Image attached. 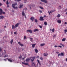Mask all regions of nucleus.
<instances>
[{
  "label": "nucleus",
  "instance_id": "1",
  "mask_svg": "<svg viewBox=\"0 0 67 67\" xmlns=\"http://www.w3.org/2000/svg\"><path fill=\"white\" fill-rule=\"evenodd\" d=\"M5 53L6 52H5V51L4 50V53H0V57H3V56L4 57H7V56H8V54H5Z\"/></svg>",
  "mask_w": 67,
  "mask_h": 67
},
{
  "label": "nucleus",
  "instance_id": "2",
  "mask_svg": "<svg viewBox=\"0 0 67 67\" xmlns=\"http://www.w3.org/2000/svg\"><path fill=\"white\" fill-rule=\"evenodd\" d=\"M17 4H18L17 3H14L12 4V5L13 8H14V9H18V7H15V5H16Z\"/></svg>",
  "mask_w": 67,
  "mask_h": 67
},
{
  "label": "nucleus",
  "instance_id": "3",
  "mask_svg": "<svg viewBox=\"0 0 67 67\" xmlns=\"http://www.w3.org/2000/svg\"><path fill=\"white\" fill-rule=\"evenodd\" d=\"M4 60H5V62H6V61H7V60H8V61H9V62H13V60L10 58H7L6 59H4Z\"/></svg>",
  "mask_w": 67,
  "mask_h": 67
},
{
  "label": "nucleus",
  "instance_id": "4",
  "mask_svg": "<svg viewBox=\"0 0 67 67\" xmlns=\"http://www.w3.org/2000/svg\"><path fill=\"white\" fill-rule=\"evenodd\" d=\"M19 23H17L16 24L15 26H14V25H12V29H14V28H16L17 27H18L19 26Z\"/></svg>",
  "mask_w": 67,
  "mask_h": 67
},
{
  "label": "nucleus",
  "instance_id": "5",
  "mask_svg": "<svg viewBox=\"0 0 67 67\" xmlns=\"http://www.w3.org/2000/svg\"><path fill=\"white\" fill-rule=\"evenodd\" d=\"M35 59V57H31L30 58V60H31V62H33Z\"/></svg>",
  "mask_w": 67,
  "mask_h": 67
},
{
  "label": "nucleus",
  "instance_id": "6",
  "mask_svg": "<svg viewBox=\"0 0 67 67\" xmlns=\"http://www.w3.org/2000/svg\"><path fill=\"white\" fill-rule=\"evenodd\" d=\"M3 10L1 8H0V15H2V12Z\"/></svg>",
  "mask_w": 67,
  "mask_h": 67
},
{
  "label": "nucleus",
  "instance_id": "7",
  "mask_svg": "<svg viewBox=\"0 0 67 67\" xmlns=\"http://www.w3.org/2000/svg\"><path fill=\"white\" fill-rule=\"evenodd\" d=\"M42 2H44L45 3H47V1L46 0H41Z\"/></svg>",
  "mask_w": 67,
  "mask_h": 67
},
{
  "label": "nucleus",
  "instance_id": "8",
  "mask_svg": "<svg viewBox=\"0 0 67 67\" xmlns=\"http://www.w3.org/2000/svg\"><path fill=\"white\" fill-rule=\"evenodd\" d=\"M43 18H44V17H40V20H41V21H44V19Z\"/></svg>",
  "mask_w": 67,
  "mask_h": 67
},
{
  "label": "nucleus",
  "instance_id": "9",
  "mask_svg": "<svg viewBox=\"0 0 67 67\" xmlns=\"http://www.w3.org/2000/svg\"><path fill=\"white\" fill-rule=\"evenodd\" d=\"M26 32H29L30 33H32V31L31 30H28L26 31Z\"/></svg>",
  "mask_w": 67,
  "mask_h": 67
},
{
  "label": "nucleus",
  "instance_id": "10",
  "mask_svg": "<svg viewBox=\"0 0 67 67\" xmlns=\"http://www.w3.org/2000/svg\"><path fill=\"white\" fill-rule=\"evenodd\" d=\"M22 63L24 65H29V63H25L22 62Z\"/></svg>",
  "mask_w": 67,
  "mask_h": 67
},
{
  "label": "nucleus",
  "instance_id": "11",
  "mask_svg": "<svg viewBox=\"0 0 67 67\" xmlns=\"http://www.w3.org/2000/svg\"><path fill=\"white\" fill-rule=\"evenodd\" d=\"M39 31V30L37 29H36L34 30V32H38Z\"/></svg>",
  "mask_w": 67,
  "mask_h": 67
},
{
  "label": "nucleus",
  "instance_id": "12",
  "mask_svg": "<svg viewBox=\"0 0 67 67\" xmlns=\"http://www.w3.org/2000/svg\"><path fill=\"white\" fill-rule=\"evenodd\" d=\"M30 19L31 20V21H33V20H34V17H32L30 18Z\"/></svg>",
  "mask_w": 67,
  "mask_h": 67
},
{
  "label": "nucleus",
  "instance_id": "13",
  "mask_svg": "<svg viewBox=\"0 0 67 67\" xmlns=\"http://www.w3.org/2000/svg\"><path fill=\"white\" fill-rule=\"evenodd\" d=\"M57 22L58 23H61V20H57Z\"/></svg>",
  "mask_w": 67,
  "mask_h": 67
},
{
  "label": "nucleus",
  "instance_id": "14",
  "mask_svg": "<svg viewBox=\"0 0 67 67\" xmlns=\"http://www.w3.org/2000/svg\"><path fill=\"white\" fill-rule=\"evenodd\" d=\"M23 4L20 5L19 7V8H23Z\"/></svg>",
  "mask_w": 67,
  "mask_h": 67
},
{
  "label": "nucleus",
  "instance_id": "15",
  "mask_svg": "<svg viewBox=\"0 0 67 67\" xmlns=\"http://www.w3.org/2000/svg\"><path fill=\"white\" fill-rule=\"evenodd\" d=\"M4 18V16L2 15L0 16V19H2Z\"/></svg>",
  "mask_w": 67,
  "mask_h": 67
},
{
  "label": "nucleus",
  "instance_id": "16",
  "mask_svg": "<svg viewBox=\"0 0 67 67\" xmlns=\"http://www.w3.org/2000/svg\"><path fill=\"white\" fill-rule=\"evenodd\" d=\"M25 13H24V11H23L22 12V15H23V16H24V15H25Z\"/></svg>",
  "mask_w": 67,
  "mask_h": 67
},
{
  "label": "nucleus",
  "instance_id": "17",
  "mask_svg": "<svg viewBox=\"0 0 67 67\" xmlns=\"http://www.w3.org/2000/svg\"><path fill=\"white\" fill-rule=\"evenodd\" d=\"M43 55L44 56H47L48 55V53H44L43 54Z\"/></svg>",
  "mask_w": 67,
  "mask_h": 67
},
{
  "label": "nucleus",
  "instance_id": "18",
  "mask_svg": "<svg viewBox=\"0 0 67 67\" xmlns=\"http://www.w3.org/2000/svg\"><path fill=\"white\" fill-rule=\"evenodd\" d=\"M60 14H58L57 15V17L58 18H60V17L61 16Z\"/></svg>",
  "mask_w": 67,
  "mask_h": 67
},
{
  "label": "nucleus",
  "instance_id": "19",
  "mask_svg": "<svg viewBox=\"0 0 67 67\" xmlns=\"http://www.w3.org/2000/svg\"><path fill=\"white\" fill-rule=\"evenodd\" d=\"M35 45H36V44H32V46L33 48H34L35 47Z\"/></svg>",
  "mask_w": 67,
  "mask_h": 67
},
{
  "label": "nucleus",
  "instance_id": "20",
  "mask_svg": "<svg viewBox=\"0 0 67 67\" xmlns=\"http://www.w3.org/2000/svg\"><path fill=\"white\" fill-rule=\"evenodd\" d=\"M30 60V59L27 58L26 59V61L27 62H29V60Z\"/></svg>",
  "mask_w": 67,
  "mask_h": 67
},
{
  "label": "nucleus",
  "instance_id": "21",
  "mask_svg": "<svg viewBox=\"0 0 67 67\" xmlns=\"http://www.w3.org/2000/svg\"><path fill=\"white\" fill-rule=\"evenodd\" d=\"M35 50L36 53H38V51L37 49H35Z\"/></svg>",
  "mask_w": 67,
  "mask_h": 67
},
{
  "label": "nucleus",
  "instance_id": "22",
  "mask_svg": "<svg viewBox=\"0 0 67 67\" xmlns=\"http://www.w3.org/2000/svg\"><path fill=\"white\" fill-rule=\"evenodd\" d=\"M45 44V43H42L40 44V46H43Z\"/></svg>",
  "mask_w": 67,
  "mask_h": 67
},
{
  "label": "nucleus",
  "instance_id": "23",
  "mask_svg": "<svg viewBox=\"0 0 67 67\" xmlns=\"http://www.w3.org/2000/svg\"><path fill=\"white\" fill-rule=\"evenodd\" d=\"M19 45L20 46H24V45H23V44L22 43H20V44H19Z\"/></svg>",
  "mask_w": 67,
  "mask_h": 67
},
{
  "label": "nucleus",
  "instance_id": "24",
  "mask_svg": "<svg viewBox=\"0 0 67 67\" xmlns=\"http://www.w3.org/2000/svg\"><path fill=\"white\" fill-rule=\"evenodd\" d=\"M13 39L12 40L10 41V43L12 44V43H13Z\"/></svg>",
  "mask_w": 67,
  "mask_h": 67
},
{
  "label": "nucleus",
  "instance_id": "25",
  "mask_svg": "<svg viewBox=\"0 0 67 67\" xmlns=\"http://www.w3.org/2000/svg\"><path fill=\"white\" fill-rule=\"evenodd\" d=\"M65 40H66L65 38H63L62 39V41H65Z\"/></svg>",
  "mask_w": 67,
  "mask_h": 67
},
{
  "label": "nucleus",
  "instance_id": "26",
  "mask_svg": "<svg viewBox=\"0 0 67 67\" xmlns=\"http://www.w3.org/2000/svg\"><path fill=\"white\" fill-rule=\"evenodd\" d=\"M29 38L30 40V41H31V42H32V40H33V38L30 37Z\"/></svg>",
  "mask_w": 67,
  "mask_h": 67
},
{
  "label": "nucleus",
  "instance_id": "27",
  "mask_svg": "<svg viewBox=\"0 0 67 67\" xmlns=\"http://www.w3.org/2000/svg\"><path fill=\"white\" fill-rule=\"evenodd\" d=\"M61 55L62 56H64V53H61Z\"/></svg>",
  "mask_w": 67,
  "mask_h": 67
},
{
  "label": "nucleus",
  "instance_id": "28",
  "mask_svg": "<svg viewBox=\"0 0 67 67\" xmlns=\"http://www.w3.org/2000/svg\"><path fill=\"white\" fill-rule=\"evenodd\" d=\"M44 25H47V22H44Z\"/></svg>",
  "mask_w": 67,
  "mask_h": 67
},
{
  "label": "nucleus",
  "instance_id": "29",
  "mask_svg": "<svg viewBox=\"0 0 67 67\" xmlns=\"http://www.w3.org/2000/svg\"><path fill=\"white\" fill-rule=\"evenodd\" d=\"M37 62L38 63H39V65H41V63H40V61H39V60H38Z\"/></svg>",
  "mask_w": 67,
  "mask_h": 67
},
{
  "label": "nucleus",
  "instance_id": "30",
  "mask_svg": "<svg viewBox=\"0 0 67 67\" xmlns=\"http://www.w3.org/2000/svg\"><path fill=\"white\" fill-rule=\"evenodd\" d=\"M67 32V30H64V33H66V32Z\"/></svg>",
  "mask_w": 67,
  "mask_h": 67
},
{
  "label": "nucleus",
  "instance_id": "31",
  "mask_svg": "<svg viewBox=\"0 0 67 67\" xmlns=\"http://www.w3.org/2000/svg\"><path fill=\"white\" fill-rule=\"evenodd\" d=\"M39 12L41 13H43V12L41 10H39Z\"/></svg>",
  "mask_w": 67,
  "mask_h": 67
},
{
  "label": "nucleus",
  "instance_id": "32",
  "mask_svg": "<svg viewBox=\"0 0 67 67\" xmlns=\"http://www.w3.org/2000/svg\"><path fill=\"white\" fill-rule=\"evenodd\" d=\"M60 45H61V46H62L63 47H64V45L63 44L61 43H60Z\"/></svg>",
  "mask_w": 67,
  "mask_h": 67
},
{
  "label": "nucleus",
  "instance_id": "33",
  "mask_svg": "<svg viewBox=\"0 0 67 67\" xmlns=\"http://www.w3.org/2000/svg\"><path fill=\"white\" fill-rule=\"evenodd\" d=\"M52 31L53 33H54V31H55V29H54L53 28L52 30Z\"/></svg>",
  "mask_w": 67,
  "mask_h": 67
},
{
  "label": "nucleus",
  "instance_id": "34",
  "mask_svg": "<svg viewBox=\"0 0 67 67\" xmlns=\"http://www.w3.org/2000/svg\"><path fill=\"white\" fill-rule=\"evenodd\" d=\"M40 59H41V60H43V59L42 57H41L40 58Z\"/></svg>",
  "mask_w": 67,
  "mask_h": 67
},
{
  "label": "nucleus",
  "instance_id": "35",
  "mask_svg": "<svg viewBox=\"0 0 67 67\" xmlns=\"http://www.w3.org/2000/svg\"><path fill=\"white\" fill-rule=\"evenodd\" d=\"M40 9H44L43 8V7H40Z\"/></svg>",
  "mask_w": 67,
  "mask_h": 67
},
{
  "label": "nucleus",
  "instance_id": "36",
  "mask_svg": "<svg viewBox=\"0 0 67 67\" xmlns=\"http://www.w3.org/2000/svg\"><path fill=\"white\" fill-rule=\"evenodd\" d=\"M24 40H25V39H26V36H24Z\"/></svg>",
  "mask_w": 67,
  "mask_h": 67
},
{
  "label": "nucleus",
  "instance_id": "37",
  "mask_svg": "<svg viewBox=\"0 0 67 67\" xmlns=\"http://www.w3.org/2000/svg\"><path fill=\"white\" fill-rule=\"evenodd\" d=\"M39 27H40V28H41V29H42V26L40 25H39Z\"/></svg>",
  "mask_w": 67,
  "mask_h": 67
},
{
  "label": "nucleus",
  "instance_id": "38",
  "mask_svg": "<svg viewBox=\"0 0 67 67\" xmlns=\"http://www.w3.org/2000/svg\"><path fill=\"white\" fill-rule=\"evenodd\" d=\"M6 4H9V2H8V1H7Z\"/></svg>",
  "mask_w": 67,
  "mask_h": 67
},
{
  "label": "nucleus",
  "instance_id": "39",
  "mask_svg": "<svg viewBox=\"0 0 67 67\" xmlns=\"http://www.w3.org/2000/svg\"><path fill=\"white\" fill-rule=\"evenodd\" d=\"M32 64L33 66H35V64H34V63H32Z\"/></svg>",
  "mask_w": 67,
  "mask_h": 67
},
{
  "label": "nucleus",
  "instance_id": "40",
  "mask_svg": "<svg viewBox=\"0 0 67 67\" xmlns=\"http://www.w3.org/2000/svg\"><path fill=\"white\" fill-rule=\"evenodd\" d=\"M35 22H36V23L37 22V19H35Z\"/></svg>",
  "mask_w": 67,
  "mask_h": 67
},
{
  "label": "nucleus",
  "instance_id": "41",
  "mask_svg": "<svg viewBox=\"0 0 67 67\" xmlns=\"http://www.w3.org/2000/svg\"><path fill=\"white\" fill-rule=\"evenodd\" d=\"M58 47H60V48H62V46H58Z\"/></svg>",
  "mask_w": 67,
  "mask_h": 67
},
{
  "label": "nucleus",
  "instance_id": "42",
  "mask_svg": "<svg viewBox=\"0 0 67 67\" xmlns=\"http://www.w3.org/2000/svg\"><path fill=\"white\" fill-rule=\"evenodd\" d=\"M19 58H20H20H22V56H21L20 57H19Z\"/></svg>",
  "mask_w": 67,
  "mask_h": 67
},
{
  "label": "nucleus",
  "instance_id": "43",
  "mask_svg": "<svg viewBox=\"0 0 67 67\" xmlns=\"http://www.w3.org/2000/svg\"><path fill=\"white\" fill-rule=\"evenodd\" d=\"M53 12H54V11H55V9H54L53 10H52Z\"/></svg>",
  "mask_w": 67,
  "mask_h": 67
},
{
  "label": "nucleus",
  "instance_id": "44",
  "mask_svg": "<svg viewBox=\"0 0 67 67\" xmlns=\"http://www.w3.org/2000/svg\"><path fill=\"white\" fill-rule=\"evenodd\" d=\"M56 36V35H53V37H55V36Z\"/></svg>",
  "mask_w": 67,
  "mask_h": 67
},
{
  "label": "nucleus",
  "instance_id": "45",
  "mask_svg": "<svg viewBox=\"0 0 67 67\" xmlns=\"http://www.w3.org/2000/svg\"><path fill=\"white\" fill-rule=\"evenodd\" d=\"M50 13H52V12H53V11H52V10H51V11H50Z\"/></svg>",
  "mask_w": 67,
  "mask_h": 67
},
{
  "label": "nucleus",
  "instance_id": "46",
  "mask_svg": "<svg viewBox=\"0 0 67 67\" xmlns=\"http://www.w3.org/2000/svg\"><path fill=\"white\" fill-rule=\"evenodd\" d=\"M67 24V22H65L64 24H65V25H66Z\"/></svg>",
  "mask_w": 67,
  "mask_h": 67
},
{
  "label": "nucleus",
  "instance_id": "47",
  "mask_svg": "<svg viewBox=\"0 0 67 67\" xmlns=\"http://www.w3.org/2000/svg\"><path fill=\"white\" fill-rule=\"evenodd\" d=\"M59 56H61V54H58V57H59Z\"/></svg>",
  "mask_w": 67,
  "mask_h": 67
},
{
  "label": "nucleus",
  "instance_id": "48",
  "mask_svg": "<svg viewBox=\"0 0 67 67\" xmlns=\"http://www.w3.org/2000/svg\"><path fill=\"white\" fill-rule=\"evenodd\" d=\"M2 13H3V14H5V12H2Z\"/></svg>",
  "mask_w": 67,
  "mask_h": 67
},
{
  "label": "nucleus",
  "instance_id": "49",
  "mask_svg": "<svg viewBox=\"0 0 67 67\" xmlns=\"http://www.w3.org/2000/svg\"><path fill=\"white\" fill-rule=\"evenodd\" d=\"M14 34H16V31L14 32Z\"/></svg>",
  "mask_w": 67,
  "mask_h": 67
},
{
  "label": "nucleus",
  "instance_id": "50",
  "mask_svg": "<svg viewBox=\"0 0 67 67\" xmlns=\"http://www.w3.org/2000/svg\"><path fill=\"white\" fill-rule=\"evenodd\" d=\"M2 5V3H0V6H1Z\"/></svg>",
  "mask_w": 67,
  "mask_h": 67
},
{
  "label": "nucleus",
  "instance_id": "51",
  "mask_svg": "<svg viewBox=\"0 0 67 67\" xmlns=\"http://www.w3.org/2000/svg\"><path fill=\"white\" fill-rule=\"evenodd\" d=\"M48 13H49V15H51V14L50 13V12H49V11H48Z\"/></svg>",
  "mask_w": 67,
  "mask_h": 67
},
{
  "label": "nucleus",
  "instance_id": "52",
  "mask_svg": "<svg viewBox=\"0 0 67 67\" xmlns=\"http://www.w3.org/2000/svg\"><path fill=\"white\" fill-rule=\"evenodd\" d=\"M54 47H58V46H55Z\"/></svg>",
  "mask_w": 67,
  "mask_h": 67
},
{
  "label": "nucleus",
  "instance_id": "53",
  "mask_svg": "<svg viewBox=\"0 0 67 67\" xmlns=\"http://www.w3.org/2000/svg\"><path fill=\"white\" fill-rule=\"evenodd\" d=\"M7 7H8H8H9V5H8V4H7Z\"/></svg>",
  "mask_w": 67,
  "mask_h": 67
},
{
  "label": "nucleus",
  "instance_id": "54",
  "mask_svg": "<svg viewBox=\"0 0 67 67\" xmlns=\"http://www.w3.org/2000/svg\"><path fill=\"white\" fill-rule=\"evenodd\" d=\"M1 51H2V49L0 48V52H1Z\"/></svg>",
  "mask_w": 67,
  "mask_h": 67
},
{
  "label": "nucleus",
  "instance_id": "55",
  "mask_svg": "<svg viewBox=\"0 0 67 67\" xmlns=\"http://www.w3.org/2000/svg\"><path fill=\"white\" fill-rule=\"evenodd\" d=\"M18 44H21V42H18Z\"/></svg>",
  "mask_w": 67,
  "mask_h": 67
},
{
  "label": "nucleus",
  "instance_id": "56",
  "mask_svg": "<svg viewBox=\"0 0 67 67\" xmlns=\"http://www.w3.org/2000/svg\"><path fill=\"white\" fill-rule=\"evenodd\" d=\"M24 3H26V1H25V2H24Z\"/></svg>",
  "mask_w": 67,
  "mask_h": 67
},
{
  "label": "nucleus",
  "instance_id": "57",
  "mask_svg": "<svg viewBox=\"0 0 67 67\" xmlns=\"http://www.w3.org/2000/svg\"><path fill=\"white\" fill-rule=\"evenodd\" d=\"M21 0H17V1L19 2V1H21Z\"/></svg>",
  "mask_w": 67,
  "mask_h": 67
},
{
  "label": "nucleus",
  "instance_id": "58",
  "mask_svg": "<svg viewBox=\"0 0 67 67\" xmlns=\"http://www.w3.org/2000/svg\"><path fill=\"white\" fill-rule=\"evenodd\" d=\"M24 16H25V18H26V15H25Z\"/></svg>",
  "mask_w": 67,
  "mask_h": 67
},
{
  "label": "nucleus",
  "instance_id": "59",
  "mask_svg": "<svg viewBox=\"0 0 67 67\" xmlns=\"http://www.w3.org/2000/svg\"><path fill=\"white\" fill-rule=\"evenodd\" d=\"M13 13H14V10H12Z\"/></svg>",
  "mask_w": 67,
  "mask_h": 67
},
{
  "label": "nucleus",
  "instance_id": "60",
  "mask_svg": "<svg viewBox=\"0 0 67 67\" xmlns=\"http://www.w3.org/2000/svg\"><path fill=\"white\" fill-rule=\"evenodd\" d=\"M52 29H50V31H52Z\"/></svg>",
  "mask_w": 67,
  "mask_h": 67
},
{
  "label": "nucleus",
  "instance_id": "61",
  "mask_svg": "<svg viewBox=\"0 0 67 67\" xmlns=\"http://www.w3.org/2000/svg\"><path fill=\"white\" fill-rule=\"evenodd\" d=\"M66 62H67V58L66 59Z\"/></svg>",
  "mask_w": 67,
  "mask_h": 67
},
{
  "label": "nucleus",
  "instance_id": "62",
  "mask_svg": "<svg viewBox=\"0 0 67 67\" xmlns=\"http://www.w3.org/2000/svg\"><path fill=\"white\" fill-rule=\"evenodd\" d=\"M44 17H46V15H44Z\"/></svg>",
  "mask_w": 67,
  "mask_h": 67
},
{
  "label": "nucleus",
  "instance_id": "63",
  "mask_svg": "<svg viewBox=\"0 0 67 67\" xmlns=\"http://www.w3.org/2000/svg\"><path fill=\"white\" fill-rule=\"evenodd\" d=\"M25 58H22L21 59H24Z\"/></svg>",
  "mask_w": 67,
  "mask_h": 67
},
{
  "label": "nucleus",
  "instance_id": "64",
  "mask_svg": "<svg viewBox=\"0 0 67 67\" xmlns=\"http://www.w3.org/2000/svg\"><path fill=\"white\" fill-rule=\"evenodd\" d=\"M40 4H42V3L40 2Z\"/></svg>",
  "mask_w": 67,
  "mask_h": 67
}]
</instances>
